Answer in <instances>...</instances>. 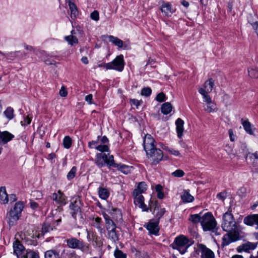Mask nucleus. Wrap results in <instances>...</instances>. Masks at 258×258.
Returning a JSON list of instances; mask_svg holds the SVG:
<instances>
[{
	"mask_svg": "<svg viewBox=\"0 0 258 258\" xmlns=\"http://www.w3.org/2000/svg\"><path fill=\"white\" fill-rule=\"evenodd\" d=\"M222 227L226 232L238 231L236 222L231 212L228 211L223 214Z\"/></svg>",
	"mask_w": 258,
	"mask_h": 258,
	"instance_id": "nucleus-1",
	"label": "nucleus"
},
{
	"mask_svg": "<svg viewBox=\"0 0 258 258\" xmlns=\"http://www.w3.org/2000/svg\"><path fill=\"white\" fill-rule=\"evenodd\" d=\"M149 202V210L155 215L154 219L159 221L160 219L165 213V208L160 207L157 201L151 195Z\"/></svg>",
	"mask_w": 258,
	"mask_h": 258,
	"instance_id": "nucleus-2",
	"label": "nucleus"
},
{
	"mask_svg": "<svg viewBox=\"0 0 258 258\" xmlns=\"http://www.w3.org/2000/svg\"><path fill=\"white\" fill-rule=\"evenodd\" d=\"M190 245L189 240L183 235L176 237L172 244V247L177 249L181 254L184 253Z\"/></svg>",
	"mask_w": 258,
	"mask_h": 258,
	"instance_id": "nucleus-3",
	"label": "nucleus"
},
{
	"mask_svg": "<svg viewBox=\"0 0 258 258\" xmlns=\"http://www.w3.org/2000/svg\"><path fill=\"white\" fill-rule=\"evenodd\" d=\"M24 208L23 203L18 202L15 204L13 210H11L8 215V222L10 225H13L19 219L21 212Z\"/></svg>",
	"mask_w": 258,
	"mask_h": 258,
	"instance_id": "nucleus-4",
	"label": "nucleus"
},
{
	"mask_svg": "<svg viewBox=\"0 0 258 258\" xmlns=\"http://www.w3.org/2000/svg\"><path fill=\"white\" fill-rule=\"evenodd\" d=\"M201 224L204 231H210L214 229L216 226V222L210 213H207L202 217Z\"/></svg>",
	"mask_w": 258,
	"mask_h": 258,
	"instance_id": "nucleus-5",
	"label": "nucleus"
},
{
	"mask_svg": "<svg viewBox=\"0 0 258 258\" xmlns=\"http://www.w3.org/2000/svg\"><path fill=\"white\" fill-rule=\"evenodd\" d=\"M124 66L123 56L122 54L117 56L111 62L104 64L107 70H115L119 72L123 70Z\"/></svg>",
	"mask_w": 258,
	"mask_h": 258,
	"instance_id": "nucleus-6",
	"label": "nucleus"
},
{
	"mask_svg": "<svg viewBox=\"0 0 258 258\" xmlns=\"http://www.w3.org/2000/svg\"><path fill=\"white\" fill-rule=\"evenodd\" d=\"M214 85V80L210 78L205 82L203 87H199V92L202 95L203 98L206 99V101H210V96L208 95V93L212 91Z\"/></svg>",
	"mask_w": 258,
	"mask_h": 258,
	"instance_id": "nucleus-7",
	"label": "nucleus"
},
{
	"mask_svg": "<svg viewBox=\"0 0 258 258\" xmlns=\"http://www.w3.org/2000/svg\"><path fill=\"white\" fill-rule=\"evenodd\" d=\"M149 153H146L148 158L152 159V164H157L163 158L162 151L159 149L154 148L152 151H149Z\"/></svg>",
	"mask_w": 258,
	"mask_h": 258,
	"instance_id": "nucleus-8",
	"label": "nucleus"
},
{
	"mask_svg": "<svg viewBox=\"0 0 258 258\" xmlns=\"http://www.w3.org/2000/svg\"><path fill=\"white\" fill-rule=\"evenodd\" d=\"M80 204V202H78L77 199L75 200L73 199L71 201V205H70L71 213L75 219L83 218L79 206Z\"/></svg>",
	"mask_w": 258,
	"mask_h": 258,
	"instance_id": "nucleus-9",
	"label": "nucleus"
},
{
	"mask_svg": "<svg viewBox=\"0 0 258 258\" xmlns=\"http://www.w3.org/2000/svg\"><path fill=\"white\" fill-rule=\"evenodd\" d=\"M239 233L238 231L227 232L222 238V245L223 246L228 245L232 242L235 241L238 239Z\"/></svg>",
	"mask_w": 258,
	"mask_h": 258,
	"instance_id": "nucleus-10",
	"label": "nucleus"
},
{
	"mask_svg": "<svg viewBox=\"0 0 258 258\" xmlns=\"http://www.w3.org/2000/svg\"><path fill=\"white\" fill-rule=\"evenodd\" d=\"M155 141L153 137L149 134H147L144 139V148L146 153L152 151V149L155 148L154 145Z\"/></svg>",
	"mask_w": 258,
	"mask_h": 258,
	"instance_id": "nucleus-11",
	"label": "nucleus"
},
{
	"mask_svg": "<svg viewBox=\"0 0 258 258\" xmlns=\"http://www.w3.org/2000/svg\"><path fill=\"white\" fill-rule=\"evenodd\" d=\"M68 246L71 248H78L84 250L85 246L82 241L76 238H71L67 240Z\"/></svg>",
	"mask_w": 258,
	"mask_h": 258,
	"instance_id": "nucleus-12",
	"label": "nucleus"
},
{
	"mask_svg": "<svg viewBox=\"0 0 258 258\" xmlns=\"http://www.w3.org/2000/svg\"><path fill=\"white\" fill-rule=\"evenodd\" d=\"M158 224L159 221L153 219L149 221L146 227L150 233L156 235L159 230Z\"/></svg>",
	"mask_w": 258,
	"mask_h": 258,
	"instance_id": "nucleus-13",
	"label": "nucleus"
},
{
	"mask_svg": "<svg viewBox=\"0 0 258 258\" xmlns=\"http://www.w3.org/2000/svg\"><path fill=\"white\" fill-rule=\"evenodd\" d=\"M160 10L162 13L167 17L171 16L175 12V9L170 3L164 1L162 2Z\"/></svg>",
	"mask_w": 258,
	"mask_h": 258,
	"instance_id": "nucleus-14",
	"label": "nucleus"
},
{
	"mask_svg": "<svg viewBox=\"0 0 258 258\" xmlns=\"http://www.w3.org/2000/svg\"><path fill=\"white\" fill-rule=\"evenodd\" d=\"M246 160L254 168L256 172H258V156L256 153H248L246 157Z\"/></svg>",
	"mask_w": 258,
	"mask_h": 258,
	"instance_id": "nucleus-15",
	"label": "nucleus"
},
{
	"mask_svg": "<svg viewBox=\"0 0 258 258\" xmlns=\"http://www.w3.org/2000/svg\"><path fill=\"white\" fill-rule=\"evenodd\" d=\"M201 251L202 258H214L215 254L212 250L207 247L205 245L200 244L198 246Z\"/></svg>",
	"mask_w": 258,
	"mask_h": 258,
	"instance_id": "nucleus-16",
	"label": "nucleus"
},
{
	"mask_svg": "<svg viewBox=\"0 0 258 258\" xmlns=\"http://www.w3.org/2000/svg\"><path fill=\"white\" fill-rule=\"evenodd\" d=\"M134 203L136 205L142 209L143 211L147 212L149 210V208L147 207V206L144 203V198L142 195H135L134 197Z\"/></svg>",
	"mask_w": 258,
	"mask_h": 258,
	"instance_id": "nucleus-17",
	"label": "nucleus"
},
{
	"mask_svg": "<svg viewBox=\"0 0 258 258\" xmlns=\"http://www.w3.org/2000/svg\"><path fill=\"white\" fill-rule=\"evenodd\" d=\"M17 199L16 195H0V203L2 204H12Z\"/></svg>",
	"mask_w": 258,
	"mask_h": 258,
	"instance_id": "nucleus-18",
	"label": "nucleus"
},
{
	"mask_svg": "<svg viewBox=\"0 0 258 258\" xmlns=\"http://www.w3.org/2000/svg\"><path fill=\"white\" fill-rule=\"evenodd\" d=\"M243 222L244 224L249 226L255 224L256 225V229H258V214H253L245 217Z\"/></svg>",
	"mask_w": 258,
	"mask_h": 258,
	"instance_id": "nucleus-19",
	"label": "nucleus"
},
{
	"mask_svg": "<svg viewBox=\"0 0 258 258\" xmlns=\"http://www.w3.org/2000/svg\"><path fill=\"white\" fill-rule=\"evenodd\" d=\"M257 246L256 243L247 242L244 243L237 248V251L239 252L242 251L249 252L250 250L254 249Z\"/></svg>",
	"mask_w": 258,
	"mask_h": 258,
	"instance_id": "nucleus-20",
	"label": "nucleus"
},
{
	"mask_svg": "<svg viewBox=\"0 0 258 258\" xmlns=\"http://www.w3.org/2000/svg\"><path fill=\"white\" fill-rule=\"evenodd\" d=\"M247 21L256 32L258 29V16L255 13L249 14L247 16Z\"/></svg>",
	"mask_w": 258,
	"mask_h": 258,
	"instance_id": "nucleus-21",
	"label": "nucleus"
},
{
	"mask_svg": "<svg viewBox=\"0 0 258 258\" xmlns=\"http://www.w3.org/2000/svg\"><path fill=\"white\" fill-rule=\"evenodd\" d=\"M14 138V136L8 131H0V142L6 144L11 141Z\"/></svg>",
	"mask_w": 258,
	"mask_h": 258,
	"instance_id": "nucleus-22",
	"label": "nucleus"
},
{
	"mask_svg": "<svg viewBox=\"0 0 258 258\" xmlns=\"http://www.w3.org/2000/svg\"><path fill=\"white\" fill-rule=\"evenodd\" d=\"M175 124L177 136L180 139L183 135L184 121L181 118H178L175 121Z\"/></svg>",
	"mask_w": 258,
	"mask_h": 258,
	"instance_id": "nucleus-23",
	"label": "nucleus"
},
{
	"mask_svg": "<svg viewBox=\"0 0 258 258\" xmlns=\"http://www.w3.org/2000/svg\"><path fill=\"white\" fill-rule=\"evenodd\" d=\"M112 218L117 223L122 222V214L120 211L117 209H112L110 212Z\"/></svg>",
	"mask_w": 258,
	"mask_h": 258,
	"instance_id": "nucleus-24",
	"label": "nucleus"
},
{
	"mask_svg": "<svg viewBox=\"0 0 258 258\" xmlns=\"http://www.w3.org/2000/svg\"><path fill=\"white\" fill-rule=\"evenodd\" d=\"M14 253L18 256H20L25 248L24 246L18 240H16L13 243Z\"/></svg>",
	"mask_w": 258,
	"mask_h": 258,
	"instance_id": "nucleus-25",
	"label": "nucleus"
},
{
	"mask_svg": "<svg viewBox=\"0 0 258 258\" xmlns=\"http://www.w3.org/2000/svg\"><path fill=\"white\" fill-rule=\"evenodd\" d=\"M241 121L245 132L250 135H253L254 128H252L250 122L247 119L244 120L243 118L241 119Z\"/></svg>",
	"mask_w": 258,
	"mask_h": 258,
	"instance_id": "nucleus-26",
	"label": "nucleus"
},
{
	"mask_svg": "<svg viewBox=\"0 0 258 258\" xmlns=\"http://www.w3.org/2000/svg\"><path fill=\"white\" fill-rule=\"evenodd\" d=\"M105 220L106 227L107 230H112L116 229V225L113 220L110 218L107 214L104 215Z\"/></svg>",
	"mask_w": 258,
	"mask_h": 258,
	"instance_id": "nucleus-27",
	"label": "nucleus"
},
{
	"mask_svg": "<svg viewBox=\"0 0 258 258\" xmlns=\"http://www.w3.org/2000/svg\"><path fill=\"white\" fill-rule=\"evenodd\" d=\"M203 98V101L207 104L206 107L205 108V111L210 113L214 112L216 110V105L214 103L212 102L211 97L210 101H206V99L205 98Z\"/></svg>",
	"mask_w": 258,
	"mask_h": 258,
	"instance_id": "nucleus-28",
	"label": "nucleus"
},
{
	"mask_svg": "<svg viewBox=\"0 0 258 258\" xmlns=\"http://www.w3.org/2000/svg\"><path fill=\"white\" fill-rule=\"evenodd\" d=\"M21 258H39V253L37 251L27 249L26 253L22 256Z\"/></svg>",
	"mask_w": 258,
	"mask_h": 258,
	"instance_id": "nucleus-29",
	"label": "nucleus"
},
{
	"mask_svg": "<svg viewBox=\"0 0 258 258\" xmlns=\"http://www.w3.org/2000/svg\"><path fill=\"white\" fill-rule=\"evenodd\" d=\"M69 6L71 11V17L72 19H74L78 14V11L76 5L71 2L70 1H69Z\"/></svg>",
	"mask_w": 258,
	"mask_h": 258,
	"instance_id": "nucleus-30",
	"label": "nucleus"
},
{
	"mask_svg": "<svg viewBox=\"0 0 258 258\" xmlns=\"http://www.w3.org/2000/svg\"><path fill=\"white\" fill-rule=\"evenodd\" d=\"M147 187V185L145 182H141L135 189L133 194H142L146 191Z\"/></svg>",
	"mask_w": 258,
	"mask_h": 258,
	"instance_id": "nucleus-31",
	"label": "nucleus"
},
{
	"mask_svg": "<svg viewBox=\"0 0 258 258\" xmlns=\"http://www.w3.org/2000/svg\"><path fill=\"white\" fill-rule=\"evenodd\" d=\"M52 198L56 203L60 204L66 203V198L64 195H53Z\"/></svg>",
	"mask_w": 258,
	"mask_h": 258,
	"instance_id": "nucleus-32",
	"label": "nucleus"
},
{
	"mask_svg": "<svg viewBox=\"0 0 258 258\" xmlns=\"http://www.w3.org/2000/svg\"><path fill=\"white\" fill-rule=\"evenodd\" d=\"M172 106L170 103L166 102L163 103L161 106V112L164 114H169L172 110Z\"/></svg>",
	"mask_w": 258,
	"mask_h": 258,
	"instance_id": "nucleus-33",
	"label": "nucleus"
},
{
	"mask_svg": "<svg viewBox=\"0 0 258 258\" xmlns=\"http://www.w3.org/2000/svg\"><path fill=\"white\" fill-rule=\"evenodd\" d=\"M109 41L112 42L113 44L118 46L119 48H121L123 46V41L118 38L117 37H114L112 35H110L108 37Z\"/></svg>",
	"mask_w": 258,
	"mask_h": 258,
	"instance_id": "nucleus-34",
	"label": "nucleus"
},
{
	"mask_svg": "<svg viewBox=\"0 0 258 258\" xmlns=\"http://www.w3.org/2000/svg\"><path fill=\"white\" fill-rule=\"evenodd\" d=\"M45 258H60L59 253L54 250H49L45 253Z\"/></svg>",
	"mask_w": 258,
	"mask_h": 258,
	"instance_id": "nucleus-35",
	"label": "nucleus"
},
{
	"mask_svg": "<svg viewBox=\"0 0 258 258\" xmlns=\"http://www.w3.org/2000/svg\"><path fill=\"white\" fill-rule=\"evenodd\" d=\"M64 40L68 42L69 44L72 46L75 44L78 43V40L77 37L72 35L65 36Z\"/></svg>",
	"mask_w": 258,
	"mask_h": 258,
	"instance_id": "nucleus-36",
	"label": "nucleus"
},
{
	"mask_svg": "<svg viewBox=\"0 0 258 258\" xmlns=\"http://www.w3.org/2000/svg\"><path fill=\"white\" fill-rule=\"evenodd\" d=\"M101 221V219L99 217H96L95 219V222L93 223V225L96 227L100 233H103L104 232V229L103 227L100 224V222Z\"/></svg>",
	"mask_w": 258,
	"mask_h": 258,
	"instance_id": "nucleus-37",
	"label": "nucleus"
},
{
	"mask_svg": "<svg viewBox=\"0 0 258 258\" xmlns=\"http://www.w3.org/2000/svg\"><path fill=\"white\" fill-rule=\"evenodd\" d=\"M25 240L28 245L36 246L37 244L36 237L33 236H27L25 237Z\"/></svg>",
	"mask_w": 258,
	"mask_h": 258,
	"instance_id": "nucleus-38",
	"label": "nucleus"
},
{
	"mask_svg": "<svg viewBox=\"0 0 258 258\" xmlns=\"http://www.w3.org/2000/svg\"><path fill=\"white\" fill-rule=\"evenodd\" d=\"M108 159L106 162V164L109 167L112 166L114 167H118L119 164H115L114 160V157L113 155L108 154Z\"/></svg>",
	"mask_w": 258,
	"mask_h": 258,
	"instance_id": "nucleus-39",
	"label": "nucleus"
},
{
	"mask_svg": "<svg viewBox=\"0 0 258 258\" xmlns=\"http://www.w3.org/2000/svg\"><path fill=\"white\" fill-rule=\"evenodd\" d=\"M5 116L9 120L12 119L14 117V110L11 107H8L4 112Z\"/></svg>",
	"mask_w": 258,
	"mask_h": 258,
	"instance_id": "nucleus-40",
	"label": "nucleus"
},
{
	"mask_svg": "<svg viewBox=\"0 0 258 258\" xmlns=\"http://www.w3.org/2000/svg\"><path fill=\"white\" fill-rule=\"evenodd\" d=\"M92 240L95 242L97 246L100 247L103 245V240L100 237L96 235H92Z\"/></svg>",
	"mask_w": 258,
	"mask_h": 258,
	"instance_id": "nucleus-41",
	"label": "nucleus"
},
{
	"mask_svg": "<svg viewBox=\"0 0 258 258\" xmlns=\"http://www.w3.org/2000/svg\"><path fill=\"white\" fill-rule=\"evenodd\" d=\"M72 141L69 136H66L63 140V145L65 148L69 149L72 146Z\"/></svg>",
	"mask_w": 258,
	"mask_h": 258,
	"instance_id": "nucleus-42",
	"label": "nucleus"
},
{
	"mask_svg": "<svg viewBox=\"0 0 258 258\" xmlns=\"http://www.w3.org/2000/svg\"><path fill=\"white\" fill-rule=\"evenodd\" d=\"M108 235L109 238L113 241L115 242L118 240V236L116 233L115 229L108 230Z\"/></svg>",
	"mask_w": 258,
	"mask_h": 258,
	"instance_id": "nucleus-43",
	"label": "nucleus"
},
{
	"mask_svg": "<svg viewBox=\"0 0 258 258\" xmlns=\"http://www.w3.org/2000/svg\"><path fill=\"white\" fill-rule=\"evenodd\" d=\"M181 199L183 203H189L194 201V198L191 195H181Z\"/></svg>",
	"mask_w": 258,
	"mask_h": 258,
	"instance_id": "nucleus-44",
	"label": "nucleus"
},
{
	"mask_svg": "<svg viewBox=\"0 0 258 258\" xmlns=\"http://www.w3.org/2000/svg\"><path fill=\"white\" fill-rule=\"evenodd\" d=\"M201 219L202 217H201L200 214H194L190 215L189 220L194 223H197L199 222H201Z\"/></svg>",
	"mask_w": 258,
	"mask_h": 258,
	"instance_id": "nucleus-45",
	"label": "nucleus"
},
{
	"mask_svg": "<svg viewBox=\"0 0 258 258\" xmlns=\"http://www.w3.org/2000/svg\"><path fill=\"white\" fill-rule=\"evenodd\" d=\"M248 75L251 78H258V69L255 68L248 70Z\"/></svg>",
	"mask_w": 258,
	"mask_h": 258,
	"instance_id": "nucleus-46",
	"label": "nucleus"
},
{
	"mask_svg": "<svg viewBox=\"0 0 258 258\" xmlns=\"http://www.w3.org/2000/svg\"><path fill=\"white\" fill-rule=\"evenodd\" d=\"M96 150L101 152H109V148L107 145H104L100 143H99Z\"/></svg>",
	"mask_w": 258,
	"mask_h": 258,
	"instance_id": "nucleus-47",
	"label": "nucleus"
},
{
	"mask_svg": "<svg viewBox=\"0 0 258 258\" xmlns=\"http://www.w3.org/2000/svg\"><path fill=\"white\" fill-rule=\"evenodd\" d=\"M52 229L53 228L50 224L48 223H45L42 227V233L43 234H44L45 233H47L50 230H52Z\"/></svg>",
	"mask_w": 258,
	"mask_h": 258,
	"instance_id": "nucleus-48",
	"label": "nucleus"
},
{
	"mask_svg": "<svg viewBox=\"0 0 258 258\" xmlns=\"http://www.w3.org/2000/svg\"><path fill=\"white\" fill-rule=\"evenodd\" d=\"M97 141H92L91 142H89L88 147L91 149H97V146L99 143V138L100 137L98 136L97 138Z\"/></svg>",
	"mask_w": 258,
	"mask_h": 258,
	"instance_id": "nucleus-49",
	"label": "nucleus"
},
{
	"mask_svg": "<svg viewBox=\"0 0 258 258\" xmlns=\"http://www.w3.org/2000/svg\"><path fill=\"white\" fill-rule=\"evenodd\" d=\"M77 172V168L75 166L73 167L67 175V178L69 180H71L75 177Z\"/></svg>",
	"mask_w": 258,
	"mask_h": 258,
	"instance_id": "nucleus-50",
	"label": "nucleus"
},
{
	"mask_svg": "<svg viewBox=\"0 0 258 258\" xmlns=\"http://www.w3.org/2000/svg\"><path fill=\"white\" fill-rule=\"evenodd\" d=\"M184 172L182 170L177 169L171 173V175L176 177H181L184 176Z\"/></svg>",
	"mask_w": 258,
	"mask_h": 258,
	"instance_id": "nucleus-51",
	"label": "nucleus"
},
{
	"mask_svg": "<svg viewBox=\"0 0 258 258\" xmlns=\"http://www.w3.org/2000/svg\"><path fill=\"white\" fill-rule=\"evenodd\" d=\"M114 255L115 258H126V255L118 249L115 250Z\"/></svg>",
	"mask_w": 258,
	"mask_h": 258,
	"instance_id": "nucleus-52",
	"label": "nucleus"
},
{
	"mask_svg": "<svg viewBox=\"0 0 258 258\" xmlns=\"http://www.w3.org/2000/svg\"><path fill=\"white\" fill-rule=\"evenodd\" d=\"M122 172L125 174H127L130 171V167L125 165H119L117 167Z\"/></svg>",
	"mask_w": 258,
	"mask_h": 258,
	"instance_id": "nucleus-53",
	"label": "nucleus"
},
{
	"mask_svg": "<svg viewBox=\"0 0 258 258\" xmlns=\"http://www.w3.org/2000/svg\"><path fill=\"white\" fill-rule=\"evenodd\" d=\"M152 90L149 87L144 88L142 90L141 94L144 96H148L151 94Z\"/></svg>",
	"mask_w": 258,
	"mask_h": 258,
	"instance_id": "nucleus-54",
	"label": "nucleus"
},
{
	"mask_svg": "<svg viewBox=\"0 0 258 258\" xmlns=\"http://www.w3.org/2000/svg\"><path fill=\"white\" fill-rule=\"evenodd\" d=\"M164 149L168 151L171 154L176 156H181L180 154L178 151L174 150L173 149H169L167 147L165 146Z\"/></svg>",
	"mask_w": 258,
	"mask_h": 258,
	"instance_id": "nucleus-55",
	"label": "nucleus"
},
{
	"mask_svg": "<svg viewBox=\"0 0 258 258\" xmlns=\"http://www.w3.org/2000/svg\"><path fill=\"white\" fill-rule=\"evenodd\" d=\"M156 100L159 102H162L166 100V96L163 92L159 93L156 97Z\"/></svg>",
	"mask_w": 258,
	"mask_h": 258,
	"instance_id": "nucleus-56",
	"label": "nucleus"
},
{
	"mask_svg": "<svg viewBox=\"0 0 258 258\" xmlns=\"http://www.w3.org/2000/svg\"><path fill=\"white\" fill-rule=\"evenodd\" d=\"M108 154H106V153H98L96 155V157L101 158L104 161V163L106 164V162L107 161L108 159Z\"/></svg>",
	"mask_w": 258,
	"mask_h": 258,
	"instance_id": "nucleus-57",
	"label": "nucleus"
},
{
	"mask_svg": "<svg viewBox=\"0 0 258 258\" xmlns=\"http://www.w3.org/2000/svg\"><path fill=\"white\" fill-rule=\"evenodd\" d=\"M91 18L96 21L99 20V13L97 11H94L92 13H91L90 15Z\"/></svg>",
	"mask_w": 258,
	"mask_h": 258,
	"instance_id": "nucleus-58",
	"label": "nucleus"
},
{
	"mask_svg": "<svg viewBox=\"0 0 258 258\" xmlns=\"http://www.w3.org/2000/svg\"><path fill=\"white\" fill-rule=\"evenodd\" d=\"M31 121V118L28 116L25 117L23 121H21V123L22 125H26L30 123Z\"/></svg>",
	"mask_w": 258,
	"mask_h": 258,
	"instance_id": "nucleus-59",
	"label": "nucleus"
},
{
	"mask_svg": "<svg viewBox=\"0 0 258 258\" xmlns=\"http://www.w3.org/2000/svg\"><path fill=\"white\" fill-rule=\"evenodd\" d=\"M61 97H66L68 95V92L64 86H62L59 93Z\"/></svg>",
	"mask_w": 258,
	"mask_h": 258,
	"instance_id": "nucleus-60",
	"label": "nucleus"
},
{
	"mask_svg": "<svg viewBox=\"0 0 258 258\" xmlns=\"http://www.w3.org/2000/svg\"><path fill=\"white\" fill-rule=\"evenodd\" d=\"M95 164L99 167L101 168L104 166V163L101 160V159L100 158H97V159L95 161Z\"/></svg>",
	"mask_w": 258,
	"mask_h": 258,
	"instance_id": "nucleus-61",
	"label": "nucleus"
},
{
	"mask_svg": "<svg viewBox=\"0 0 258 258\" xmlns=\"http://www.w3.org/2000/svg\"><path fill=\"white\" fill-rule=\"evenodd\" d=\"M109 142L108 138L106 136L102 137L100 140H99V143L101 144L106 145Z\"/></svg>",
	"mask_w": 258,
	"mask_h": 258,
	"instance_id": "nucleus-62",
	"label": "nucleus"
},
{
	"mask_svg": "<svg viewBox=\"0 0 258 258\" xmlns=\"http://www.w3.org/2000/svg\"><path fill=\"white\" fill-rule=\"evenodd\" d=\"M163 187L160 184H157L155 186V189L158 194H163L162 192Z\"/></svg>",
	"mask_w": 258,
	"mask_h": 258,
	"instance_id": "nucleus-63",
	"label": "nucleus"
},
{
	"mask_svg": "<svg viewBox=\"0 0 258 258\" xmlns=\"http://www.w3.org/2000/svg\"><path fill=\"white\" fill-rule=\"evenodd\" d=\"M93 99V96L92 94L88 95L85 97V100L89 104L92 103V100Z\"/></svg>",
	"mask_w": 258,
	"mask_h": 258,
	"instance_id": "nucleus-64",
	"label": "nucleus"
}]
</instances>
